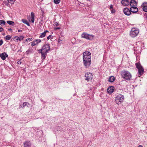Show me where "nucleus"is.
Wrapping results in <instances>:
<instances>
[{"label":"nucleus","mask_w":147,"mask_h":147,"mask_svg":"<svg viewBox=\"0 0 147 147\" xmlns=\"http://www.w3.org/2000/svg\"><path fill=\"white\" fill-rule=\"evenodd\" d=\"M18 38L19 39V40L20 41H21V40L23 39L24 37L22 36H20V37H18Z\"/></svg>","instance_id":"nucleus-29"},{"label":"nucleus","mask_w":147,"mask_h":147,"mask_svg":"<svg viewBox=\"0 0 147 147\" xmlns=\"http://www.w3.org/2000/svg\"><path fill=\"white\" fill-rule=\"evenodd\" d=\"M138 147H143L142 145H140L138 146Z\"/></svg>","instance_id":"nucleus-45"},{"label":"nucleus","mask_w":147,"mask_h":147,"mask_svg":"<svg viewBox=\"0 0 147 147\" xmlns=\"http://www.w3.org/2000/svg\"><path fill=\"white\" fill-rule=\"evenodd\" d=\"M54 3L56 4H58L60 2V0H54Z\"/></svg>","instance_id":"nucleus-28"},{"label":"nucleus","mask_w":147,"mask_h":147,"mask_svg":"<svg viewBox=\"0 0 147 147\" xmlns=\"http://www.w3.org/2000/svg\"><path fill=\"white\" fill-rule=\"evenodd\" d=\"M18 38V37L17 36H15L14 38V39H16V41H18V40H19V39Z\"/></svg>","instance_id":"nucleus-34"},{"label":"nucleus","mask_w":147,"mask_h":147,"mask_svg":"<svg viewBox=\"0 0 147 147\" xmlns=\"http://www.w3.org/2000/svg\"><path fill=\"white\" fill-rule=\"evenodd\" d=\"M131 6H135L136 5V2L135 0H132L129 3Z\"/></svg>","instance_id":"nucleus-17"},{"label":"nucleus","mask_w":147,"mask_h":147,"mask_svg":"<svg viewBox=\"0 0 147 147\" xmlns=\"http://www.w3.org/2000/svg\"><path fill=\"white\" fill-rule=\"evenodd\" d=\"M58 42L60 44L61 43H62V40L60 39H59L58 40Z\"/></svg>","instance_id":"nucleus-35"},{"label":"nucleus","mask_w":147,"mask_h":147,"mask_svg":"<svg viewBox=\"0 0 147 147\" xmlns=\"http://www.w3.org/2000/svg\"><path fill=\"white\" fill-rule=\"evenodd\" d=\"M113 8V6L112 5H110V9L111 10Z\"/></svg>","instance_id":"nucleus-37"},{"label":"nucleus","mask_w":147,"mask_h":147,"mask_svg":"<svg viewBox=\"0 0 147 147\" xmlns=\"http://www.w3.org/2000/svg\"><path fill=\"white\" fill-rule=\"evenodd\" d=\"M111 13H113L115 12V9H111Z\"/></svg>","instance_id":"nucleus-32"},{"label":"nucleus","mask_w":147,"mask_h":147,"mask_svg":"<svg viewBox=\"0 0 147 147\" xmlns=\"http://www.w3.org/2000/svg\"><path fill=\"white\" fill-rule=\"evenodd\" d=\"M83 62L86 67H89L91 63V53L88 51H85L83 54Z\"/></svg>","instance_id":"nucleus-1"},{"label":"nucleus","mask_w":147,"mask_h":147,"mask_svg":"<svg viewBox=\"0 0 147 147\" xmlns=\"http://www.w3.org/2000/svg\"><path fill=\"white\" fill-rule=\"evenodd\" d=\"M139 32V30L136 28H132L130 33V35L132 37H134L137 36Z\"/></svg>","instance_id":"nucleus-4"},{"label":"nucleus","mask_w":147,"mask_h":147,"mask_svg":"<svg viewBox=\"0 0 147 147\" xmlns=\"http://www.w3.org/2000/svg\"><path fill=\"white\" fill-rule=\"evenodd\" d=\"M6 24L5 21L3 20H0V25L1 26L5 25Z\"/></svg>","instance_id":"nucleus-24"},{"label":"nucleus","mask_w":147,"mask_h":147,"mask_svg":"<svg viewBox=\"0 0 147 147\" xmlns=\"http://www.w3.org/2000/svg\"><path fill=\"white\" fill-rule=\"evenodd\" d=\"M43 52L47 53L50 50V47L49 44L44 45L42 47Z\"/></svg>","instance_id":"nucleus-7"},{"label":"nucleus","mask_w":147,"mask_h":147,"mask_svg":"<svg viewBox=\"0 0 147 147\" xmlns=\"http://www.w3.org/2000/svg\"><path fill=\"white\" fill-rule=\"evenodd\" d=\"M11 36L10 35H7L5 37V38L6 40H9L11 39Z\"/></svg>","instance_id":"nucleus-26"},{"label":"nucleus","mask_w":147,"mask_h":147,"mask_svg":"<svg viewBox=\"0 0 147 147\" xmlns=\"http://www.w3.org/2000/svg\"><path fill=\"white\" fill-rule=\"evenodd\" d=\"M145 15L146 16V18H147V14H145Z\"/></svg>","instance_id":"nucleus-46"},{"label":"nucleus","mask_w":147,"mask_h":147,"mask_svg":"<svg viewBox=\"0 0 147 147\" xmlns=\"http://www.w3.org/2000/svg\"><path fill=\"white\" fill-rule=\"evenodd\" d=\"M38 52L39 53H41V54L43 52V50H42V48L41 49H40L38 50Z\"/></svg>","instance_id":"nucleus-31"},{"label":"nucleus","mask_w":147,"mask_h":147,"mask_svg":"<svg viewBox=\"0 0 147 147\" xmlns=\"http://www.w3.org/2000/svg\"><path fill=\"white\" fill-rule=\"evenodd\" d=\"M3 42L2 40H0V46H1V45H2V44L3 43Z\"/></svg>","instance_id":"nucleus-40"},{"label":"nucleus","mask_w":147,"mask_h":147,"mask_svg":"<svg viewBox=\"0 0 147 147\" xmlns=\"http://www.w3.org/2000/svg\"><path fill=\"white\" fill-rule=\"evenodd\" d=\"M43 10H42V12H43Z\"/></svg>","instance_id":"nucleus-47"},{"label":"nucleus","mask_w":147,"mask_h":147,"mask_svg":"<svg viewBox=\"0 0 147 147\" xmlns=\"http://www.w3.org/2000/svg\"><path fill=\"white\" fill-rule=\"evenodd\" d=\"M61 28L60 27H55L54 28L55 30H59Z\"/></svg>","instance_id":"nucleus-36"},{"label":"nucleus","mask_w":147,"mask_h":147,"mask_svg":"<svg viewBox=\"0 0 147 147\" xmlns=\"http://www.w3.org/2000/svg\"><path fill=\"white\" fill-rule=\"evenodd\" d=\"M7 23L9 24L10 25L14 26L15 24L14 22L11 21H7Z\"/></svg>","instance_id":"nucleus-23"},{"label":"nucleus","mask_w":147,"mask_h":147,"mask_svg":"<svg viewBox=\"0 0 147 147\" xmlns=\"http://www.w3.org/2000/svg\"><path fill=\"white\" fill-rule=\"evenodd\" d=\"M131 12L133 13H136L138 11V8L135 6H131L130 8Z\"/></svg>","instance_id":"nucleus-11"},{"label":"nucleus","mask_w":147,"mask_h":147,"mask_svg":"<svg viewBox=\"0 0 147 147\" xmlns=\"http://www.w3.org/2000/svg\"><path fill=\"white\" fill-rule=\"evenodd\" d=\"M115 78L113 76L110 77L109 79V81L111 82H113L115 80Z\"/></svg>","instance_id":"nucleus-21"},{"label":"nucleus","mask_w":147,"mask_h":147,"mask_svg":"<svg viewBox=\"0 0 147 147\" xmlns=\"http://www.w3.org/2000/svg\"><path fill=\"white\" fill-rule=\"evenodd\" d=\"M31 21L32 23H34V14L33 12H32L31 13Z\"/></svg>","instance_id":"nucleus-19"},{"label":"nucleus","mask_w":147,"mask_h":147,"mask_svg":"<svg viewBox=\"0 0 147 147\" xmlns=\"http://www.w3.org/2000/svg\"><path fill=\"white\" fill-rule=\"evenodd\" d=\"M9 3H11L12 1H14L13 0H7Z\"/></svg>","instance_id":"nucleus-41"},{"label":"nucleus","mask_w":147,"mask_h":147,"mask_svg":"<svg viewBox=\"0 0 147 147\" xmlns=\"http://www.w3.org/2000/svg\"><path fill=\"white\" fill-rule=\"evenodd\" d=\"M18 31L19 32H21L22 31V30H18Z\"/></svg>","instance_id":"nucleus-44"},{"label":"nucleus","mask_w":147,"mask_h":147,"mask_svg":"<svg viewBox=\"0 0 147 147\" xmlns=\"http://www.w3.org/2000/svg\"><path fill=\"white\" fill-rule=\"evenodd\" d=\"M59 23H58L55 22L54 23V25L55 26H57L58 25Z\"/></svg>","instance_id":"nucleus-33"},{"label":"nucleus","mask_w":147,"mask_h":147,"mask_svg":"<svg viewBox=\"0 0 147 147\" xmlns=\"http://www.w3.org/2000/svg\"><path fill=\"white\" fill-rule=\"evenodd\" d=\"M123 12L124 14L127 16H129L131 14L130 9H129L127 7H126L124 9Z\"/></svg>","instance_id":"nucleus-9"},{"label":"nucleus","mask_w":147,"mask_h":147,"mask_svg":"<svg viewBox=\"0 0 147 147\" xmlns=\"http://www.w3.org/2000/svg\"><path fill=\"white\" fill-rule=\"evenodd\" d=\"M32 38H27L26 39V41H27V42H28V40H29V41H32Z\"/></svg>","instance_id":"nucleus-30"},{"label":"nucleus","mask_w":147,"mask_h":147,"mask_svg":"<svg viewBox=\"0 0 147 147\" xmlns=\"http://www.w3.org/2000/svg\"><path fill=\"white\" fill-rule=\"evenodd\" d=\"M124 96L121 94H119L115 98V102L119 105L124 100Z\"/></svg>","instance_id":"nucleus-3"},{"label":"nucleus","mask_w":147,"mask_h":147,"mask_svg":"<svg viewBox=\"0 0 147 147\" xmlns=\"http://www.w3.org/2000/svg\"><path fill=\"white\" fill-rule=\"evenodd\" d=\"M31 46L32 47H34L35 46L37 45L35 40H33L31 42Z\"/></svg>","instance_id":"nucleus-25"},{"label":"nucleus","mask_w":147,"mask_h":147,"mask_svg":"<svg viewBox=\"0 0 147 147\" xmlns=\"http://www.w3.org/2000/svg\"><path fill=\"white\" fill-rule=\"evenodd\" d=\"M81 37L82 38L92 40L94 39V36L93 35L88 34L86 32H84L82 34Z\"/></svg>","instance_id":"nucleus-6"},{"label":"nucleus","mask_w":147,"mask_h":147,"mask_svg":"<svg viewBox=\"0 0 147 147\" xmlns=\"http://www.w3.org/2000/svg\"><path fill=\"white\" fill-rule=\"evenodd\" d=\"M17 63L19 64H21V62L20 61H18Z\"/></svg>","instance_id":"nucleus-42"},{"label":"nucleus","mask_w":147,"mask_h":147,"mask_svg":"<svg viewBox=\"0 0 147 147\" xmlns=\"http://www.w3.org/2000/svg\"><path fill=\"white\" fill-rule=\"evenodd\" d=\"M122 77L124 79L130 80L132 77V75L128 71L125 70L121 72Z\"/></svg>","instance_id":"nucleus-2"},{"label":"nucleus","mask_w":147,"mask_h":147,"mask_svg":"<svg viewBox=\"0 0 147 147\" xmlns=\"http://www.w3.org/2000/svg\"><path fill=\"white\" fill-rule=\"evenodd\" d=\"M142 6L143 10L144 11L147 12V3H144L143 5H142Z\"/></svg>","instance_id":"nucleus-16"},{"label":"nucleus","mask_w":147,"mask_h":147,"mask_svg":"<svg viewBox=\"0 0 147 147\" xmlns=\"http://www.w3.org/2000/svg\"><path fill=\"white\" fill-rule=\"evenodd\" d=\"M12 29L11 28H9L8 29V31H12Z\"/></svg>","instance_id":"nucleus-43"},{"label":"nucleus","mask_w":147,"mask_h":147,"mask_svg":"<svg viewBox=\"0 0 147 147\" xmlns=\"http://www.w3.org/2000/svg\"><path fill=\"white\" fill-rule=\"evenodd\" d=\"M22 21L23 23L26 24L28 26H30L29 23L26 20L22 19Z\"/></svg>","instance_id":"nucleus-22"},{"label":"nucleus","mask_w":147,"mask_h":147,"mask_svg":"<svg viewBox=\"0 0 147 147\" xmlns=\"http://www.w3.org/2000/svg\"><path fill=\"white\" fill-rule=\"evenodd\" d=\"M3 31V29L1 27H0V32H2Z\"/></svg>","instance_id":"nucleus-39"},{"label":"nucleus","mask_w":147,"mask_h":147,"mask_svg":"<svg viewBox=\"0 0 147 147\" xmlns=\"http://www.w3.org/2000/svg\"><path fill=\"white\" fill-rule=\"evenodd\" d=\"M30 107V105L28 102H22L20 105V107L23 108L25 107Z\"/></svg>","instance_id":"nucleus-10"},{"label":"nucleus","mask_w":147,"mask_h":147,"mask_svg":"<svg viewBox=\"0 0 147 147\" xmlns=\"http://www.w3.org/2000/svg\"><path fill=\"white\" fill-rule=\"evenodd\" d=\"M135 65L136 68L138 69L139 77H140L144 73V69L140 63H136Z\"/></svg>","instance_id":"nucleus-5"},{"label":"nucleus","mask_w":147,"mask_h":147,"mask_svg":"<svg viewBox=\"0 0 147 147\" xmlns=\"http://www.w3.org/2000/svg\"><path fill=\"white\" fill-rule=\"evenodd\" d=\"M48 31L47 30L45 31L43 33H42L39 36V38H42L44 37L46 34V33L47 32H48Z\"/></svg>","instance_id":"nucleus-18"},{"label":"nucleus","mask_w":147,"mask_h":147,"mask_svg":"<svg viewBox=\"0 0 147 147\" xmlns=\"http://www.w3.org/2000/svg\"><path fill=\"white\" fill-rule=\"evenodd\" d=\"M52 36L51 35H49L47 37V39L48 40Z\"/></svg>","instance_id":"nucleus-38"},{"label":"nucleus","mask_w":147,"mask_h":147,"mask_svg":"<svg viewBox=\"0 0 147 147\" xmlns=\"http://www.w3.org/2000/svg\"><path fill=\"white\" fill-rule=\"evenodd\" d=\"M85 80L87 82H88L91 80L92 78V74L90 73L87 72L85 74Z\"/></svg>","instance_id":"nucleus-8"},{"label":"nucleus","mask_w":147,"mask_h":147,"mask_svg":"<svg viewBox=\"0 0 147 147\" xmlns=\"http://www.w3.org/2000/svg\"><path fill=\"white\" fill-rule=\"evenodd\" d=\"M24 147H29L31 145V144L30 141H26L24 143Z\"/></svg>","instance_id":"nucleus-15"},{"label":"nucleus","mask_w":147,"mask_h":147,"mask_svg":"<svg viewBox=\"0 0 147 147\" xmlns=\"http://www.w3.org/2000/svg\"><path fill=\"white\" fill-rule=\"evenodd\" d=\"M114 90V87L113 86H110L107 89V92L109 94H111L113 92Z\"/></svg>","instance_id":"nucleus-14"},{"label":"nucleus","mask_w":147,"mask_h":147,"mask_svg":"<svg viewBox=\"0 0 147 147\" xmlns=\"http://www.w3.org/2000/svg\"><path fill=\"white\" fill-rule=\"evenodd\" d=\"M46 53L43 52L41 53V57L42 59L43 60L45 59L46 57V55H47Z\"/></svg>","instance_id":"nucleus-20"},{"label":"nucleus","mask_w":147,"mask_h":147,"mask_svg":"<svg viewBox=\"0 0 147 147\" xmlns=\"http://www.w3.org/2000/svg\"><path fill=\"white\" fill-rule=\"evenodd\" d=\"M121 3L123 6H127L129 4V2L127 0H122L121 1Z\"/></svg>","instance_id":"nucleus-12"},{"label":"nucleus","mask_w":147,"mask_h":147,"mask_svg":"<svg viewBox=\"0 0 147 147\" xmlns=\"http://www.w3.org/2000/svg\"><path fill=\"white\" fill-rule=\"evenodd\" d=\"M8 56L7 54L5 52L1 54H0V57L3 60H5L6 58Z\"/></svg>","instance_id":"nucleus-13"},{"label":"nucleus","mask_w":147,"mask_h":147,"mask_svg":"<svg viewBox=\"0 0 147 147\" xmlns=\"http://www.w3.org/2000/svg\"><path fill=\"white\" fill-rule=\"evenodd\" d=\"M35 41L36 42V45H38L39 43H40L41 42V40L39 39H37L35 40Z\"/></svg>","instance_id":"nucleus-27"}]
</instances>
